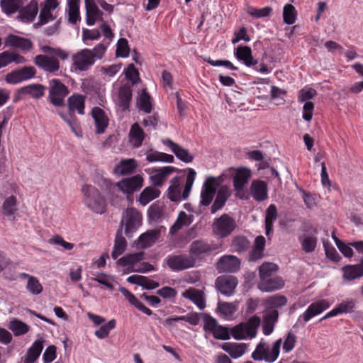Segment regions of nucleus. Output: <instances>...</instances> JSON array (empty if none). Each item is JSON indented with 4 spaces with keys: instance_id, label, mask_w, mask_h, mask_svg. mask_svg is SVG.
Here are the masks:
<instances>
[{
    "instance_id": "1",
    "label": "nucleus",
    "mask_w": 363,
    "mask_h": 363,
    "mask_svg": "<svg viewBox=\"0 0 363 363\" xmlns=\"http://www.w3.org/2000/svg\"><path fill=\"white\" fill-rule=\"evenodd\" d=\"M106 50V47L102 43H99L93 49H82L72 55V65L75 70L86 71L94 65L96 60L104 57Z\"/></svg>"
},
{
    "instance_id": "2",
    "label": "nucleus",
    "mask_w": 363,
    "mask_h": 363,
    "mask_svg": "<svg viewBox=\"0 0 363 363\" xmlns=\"http://www.w3.org/2000/svg\"><path fill=\"white\" fill-rule=\"evenodd\" d=\"M282 339L274 341L270 347L266 342L261 340L252 353V358L255 361H264L267 363L274 362L279 357Z\"/></svg>"
},
{
    "instance_id": "3",
    "label": "nucleus",
    "mask_w": 363,
    "mask_h": 363,
    "mask_svg": "<svg viewBox=\"0 0 363 363\" xmlns=\"http://www.w3.org/2000/svg\"><path fill=\"white\" fill-rule=\"evenodd\" d=\"M261 319L257 315L250 317L247 321L242 322L230 329L231 335L235 340H252L257 333Z\"/></svg>"
},
{
    "instance_id": "4",
    "label": "nucleus",
    "mask_w": 363,
    "mask_h": 363,
    "mask_svg": "<svg viewBox=\"0 0 363 363\" xmlns=\"http://www.w3.org/2000/svg\"><path fill=\"white\" fill-rule=\"evenodd\" d=\"M82 191L84 194V202L89 209L100 214L106 211V201L95 186L84 184L82 186Z\"/></svg>"
},
{
    "instance_id": "5",
    "label": "nucleus",
    "mask_w": 363,
    "mask_h": 363,
    "mask_svg": "<svg viewBox=\"0 0 363 363\" xmlns=\"http://www.w3.org/2000/svg\"><path fill=\"white\" fill-rule=\"evenodd\" d=\"M144 179L140 174H136L130 177L123 178L118 182L113 184L110 180H105L108 190L113 191L117 187L123 194H126L128 198L138 191L143 186Z\"/></svg>"
},
{
    "instance_id": "6",
    "label": "nucleus",
    "mask_w": 363,
    "mask_h": 363,
    "mask_svg": "<svg viewBox=\"0 0 363 363\" xmlns=\"http://www.w3.org/2000/svg\"><path fill=\"white\" fill-rule=\"evenodd\" d=\"M236 227L237 223L235 218L227 213H223L220 217L215 218L211 225L213 235L220 239L230 235Z\"/></svg>"
},
{
    "instance_id": "7",
    "label": "nucleus",
    "mask_w": 363,
    "mask_h": 363,
    "mask_svg": "<svg viewBox=\"0 0 363 363\" xmlns=\"http://www.w3.org/2000/svg\"><path fill=\"white\" fill-rule=\"evenodd\" d=\"M144 253L143 252L128 254L118 260V263L123 266L127 267V272H147L154 270V267L148 262H143L140 266L137 267L136 263L143 259Z\"/></svg>"
},
{
    "instance_id": "8",
    "label": "nucleus",
    "mask_w": 363,
    "mask_h": 363,
    "mask_svg": "<svg viewBox=\"0 0 363 363\" xmlns=\"http://www.w3.org/2000/svg\"><path fill=\"white\" fill-rule=\"evenodd\" d=\"M69 90L59 79L49 81L48 99L55 106H64L65 99L69 94Z\"/></svg>"
},
{
    "instance_id": "9",
    "label": "nucleus",
    "mask_w": 363,
    "mask_h": 363,
    "mask_svg": "<svg viewBox=\"0 0 363 363\" xmlns=\"http://www.w3.org/2000/svg\"><path fill=\"white\" fill-rule=\"evenodd\" d=\"M142 214L135 208H128L123 216L121 225L125 223V233L128 237L135 232L142 225Z\"/></svg>"
},
{
    "instance_id": "10",
    "label": "nucleus",
    "mask_w": 363,
    "mask_h": 363,
    "mask_svg": "<svg viewBox=\"0 0 363 363\" xmlns=\"http://www.w3.org/2000/svg\"><path fill=\"white\" fill-rule=\"evenodd\" d=\"M167 265L174 272L191 268L195 265V259L186 254L170 255L165 259Z\"/></svg>"
},
{
    "instance_id": "11",
    "label": "nucleus",
    "mask_w": 363,
    "mask_h": 363,
    "mask_svg": "<svg viewBox=\"0 0 363 363\" xmlns=\"http://www.w3.org/2000/svg\"><path fill=\"white\" fill-rule=\"evenodd\" d=\"M36 69L33 66H25L8 73L5 81L10 84H17L33 78L36 74Z\"/></svg>"
},
{
    "instance_id": "12",
    "label": "nucleus",
    "mask_w": 363,
    "mask_h": 363,
    "mask_svg": "<svg viewBox=\"0 0 363 363\" xmlns=\"http://www.w3.org/2000/svg\"><path fill=\"white\" fill-rule=\"evenodd\" d=\"M219 185L215 177H210L204 182L201 191L200 206H209L216 193V188Z\"/></svg>"
},
{
    "instance_id": "13",
    "label": "nucleus",
    "mask_w": 363,
    "mask_h": 363,
    "mask_svg": "<svg viewBox=\"0 0 363 363\" xmlns=\"http://www.w3.org/2000/svg\"><path fill=\"white\" fill-rule=\"evenodd\" d=\"M86 96L79 94H73L68 97L67 105L68 108V117H76L75 113L79 115L85 113Z\"/></svg>"
},
{
    "instance_id": "14",
    "label": "nucleus",
    "mask_w": 363,
    "mask_h": 363,
    "mask_svg": "<svg viewBox=\"0 0 363 363\" xmlns=\"http://www.w3.org/2000/svg\"><path fill=\"white\" fill-rule=\"evenodd\" d=\"M35 65L45 72L55 73L60 69L57 57L47 55H38L34 57Z\"/></svg>"
},
{
    "instance_id": "15",
    "label": "nucleus",
    "mask_w": 363,
    "mask_h": 363,
    "mask_svg": "<svg viewBox=\"0 0 363 363\" xmlns=\"http://www.w3.org/2000/svg\"><path fill=\"white\" fill-rule=\"evenodd\" d=\"M238 279L232 275H222L219 276L216 279V287L222 294L225 296H230L234 293V291L238 285Z\"/></svg>"
},
{
    "instance_id": "16",
    "label": "nucleus",
    "mask_w": 363,
    "mask_h": 363,
    "mask_svg": "<svg viewBox=\"0 0 363 363\" xmlns=\"http://www.w3.org/2000/svg\"><path fill=\"white\" fill-rule=\"evenodd\" d=\"M240 259L234 255L221 257L216 264L219 272L235 273L240 268Z\"/></svg>"
},
{
    "instance_id": "17",
    "label": "nucleus",
    "mask_w": 363,
    "mask_h": 363,
    "mask_svg": "<svg viewBox=\"0 0 363 363\" xmlns=\"http://www.w3.org/2000/svg\"><path fill=\"white\" fill-rule=\"evenodd\" d=\"M357 307V301L353 298H347L343 300L340 303L337 305L333 310L327 313L320 321L328 319L331 317L336 316L342 313H351L355 311Z\"/></svg>"
},
{
    "instance_id": "18",
    "label": "nucleus",
    "mask_w": 363,
    "mask_h": 363,
    "mask_svg": "<svg viewBox=\"0 0 363 363\" xmlns=\"http://www.w3.org/2000/svg\"><path fill=\"white\" fill-rule=\"evenodd\" d=\"M38 12V4L36 0H31L25 6L23 5L18 11V19L26 23L34 21Z\"/></svg>"
},
{
    "instance_id": "19",
    "label": "nucleus",
    "mask_w": 363,
    "mask_h": 363,
    "mask_svg": "<svg viewBox=\"0 0 363 363\" xmlns=\"http://www.w3.org/2000/svg\"><path fill=\"white\" fill-rule=\"evenodd\" d=\"M234 55L238 61L242 62L248 67L258 64L257 60L254 58L252 49L249 46L238 45L234 50Z\"/></svg>"
},
{
    "instance_id": "20",
    "label": "nucleus",
    "mask_w": 363,
    "mask_h": 363,
    "mask_svg": "<svg viewBox=\"0 0 363 363\" xmlns=\"http://www.w3.org/2000/svg\"><path fill=\"white\" fill-rule=\"evenodd\" d=\"M330 307L329 302L325 299H320L312 303L306 311L301 315L305 323L309 321L312 318L322 313Z\"/></svg>"
},
{
    "instance_id": "21",
    "label": "nucleus",
    "mask_w": 363,
    "mask_h": 363,
    "mask_svg": "<svg viewBox=\"0 0 363 363\" xmlns=\"http://www.w3.org/2000/svg\"><path fill=\"white\" fill-rule=\"evenodd\" d=\"M91 113L94 120L96 133L97 134L104 133L108 125L109 121L105 111L102 108L95 106L91 109Z\"/></svg>"
},
{
    "instance_id": "22",
    "label": "nucleus",
    "mask_w": 363,
    "mask_h": 363,
    "mask_svg": "<svg viewBox=\"0 0 363 363\" xmlns=\"http://www.w3.org/2000/svg\"><path fill=\"white\" fill-rule=\"evenodd\" d=\"M162 143L164 145L169 147L172 152L181 161L186 163H189L193 161L194 156L189 153V150L174 143L172 140L166 139L164 140Z\"/></svg>"
},
{
    "instance_id": "23",
    "label": "nucleus",
    "mask_w": 363,
    "mask_h": 363,
    "mask_svg": "<svg viewBox=\"0 0 363 363\" xmlns=\"http://www.w3.org/2000/svg\"><path fill=\"white\" fill-rule=\"evenodd\" d=\"M284 286V281L282 277L279 276L270 277L267 279L264 278L263 281H259L258 283V289L264 292H272L279 290Z\"/></svg>"
},
{
    "instance_id": "24",
    "label": "nucleus",
    "mask_w": 363,
    "mask_h": 363,
    "mask_svg": "<svg viewBox=\"0 0 363 363\" xmlns=\"http://www.w3.org/2000/svg\"><path fill=\"white\" fill-rule=\"evenodd\" d=\"M138 167V163L134 159H123L115 165L113 173L118 176L132 174Z\"/></svg>"
},
{
    "instance_id": "25",
    "label": "nucleus",
    "mask_w": 363,
    "mask_h": 363,
    "mask_svg": "<svg viewBox=\"0 0 363 363\" xmlns=\"http://www.w3.org/2000/svg\"><path fill=\"white\" fill-rule=\"evenodd\" d=\"M86 23L88 26H93L96 21H103V12L94 3L86 1Z\"/></svg>"
},
{
    "instance_id": "26",
    "label": "nucleus",
    "mask_w": 363,
    "mask_h": 363,
    "mask_svg": "<svg viewBox=\"0 0 363 363\" xmlns=\"http://www.w3.org/2000/svg\"><path fill=\"white\" fill-rule=\"evenodd\" d=\"M182 296L192 301L199 309L206 306L204 294L202 291L191 287L182 293Z\"/></svg>"
},
{
    "instance_id": "27",
    "label": "nucleus",
    "mask_w": 363,
    "mask_h": 363,
    "mask_svg": "<svg viewBox=\"0 0 363 363\" xmlns=\"http://www.w3.org/2000/svg\"><path fill=\"white\" fill-rule=\"evenodd\" d=\"M46 87L41 84H31L18 89L19 95H30L34 99H40L45 95Z\"/></svg>"
},
{
    "instance_id": "28",
    "label": "nucleus",
    "mask_w": 363,
    "mask_h": 363,
    "mask_svg": "<svg viewBox=\"0 0 363 363\" xmlns=\"http://www.w3.org/2000/svg\"><path fill=\"white\" fill-rule=\"evenodd\" d=\"M278 318L279 313L277 310H267L262 324V332L265 335H269L273 333Z\"/></svg>"
},
{
    "instance_id": "29",
    "label": "nucleus",
    "mask_w": 363,
    "mask_h": 363,
    "mask_svg": "<svg viewBox=\"0 0 363 363\" xmlns=\"http://www.w3.org/2000/svg\"><path fill=\"white\" fill-rule=\"evenodd\" d=\"M251 194L255 200L263 201L268 198L267 184L264 181H253L251 185Z\"/></svg>"
},
{
    "instance_id": "30",
    "label": "nucleus",
    "mask_w": 363,
    "mask_h": 363,
    "mask_svg": "<svg viewBox=\"0 0 363 363\" xmlns=\"http://www.w3.org/2000/svg\"><path fill=\"white\" fill-rule=\"evenodd\" d=\"M251 177V171L246 167L237 169L233 177V186L238 191L242 190Z\"/></svg>"
},
{
    "instance_id": "31",
    "label": "nucleus",
    "mask_w": 363,
    "mask_h": 363,
    "mask_svg": "<svg viewBox=\"0 0 363 363\" xmlns=\"http://www.w3.org/2000/svg\"><path fill=\"white\" fill-rule=\"evenodd\" d=\"M221 348L231 357L237 359L245 354L247 345L245 343L225 342L222 345Z\"/></svg>"
},
{
    "instance_id": "32",
    "label": "nucleus",
    "mask_w": 363,
    "mask_h": 363,
    "mask_svg": "<svg viewBox=\"0 0 363 363\" xmlns=\"http://www.w3.org/2000/svg\"><path fill=\"white\" fill-rule=\"evenodd\" d=\"M193 215H188L184 211H180L177 220L169 229V233L172 235H175L184 226L189 225L193 222Z\"/></svg>"
},
{
    "instance_id": "33",
    "label": "nucleus",
    "mask_w": 363,
    "mask_h": 363,
    "mask_svg": "<svg viewBox=\"0 0 363 363\" xmlns=\"http://www.w3.org/2000/svg\"><path fill=\"white\" fill-rule=\"evenodd\" d=\"M127 246L125 238L123 236L122 225L118 229L115 238L113 250L111 252V257L113 259L118 258L119 255L123 253Z\"/></svg>"
},
{
    "instance_id": "34",
    "label": "nucleus",
    "mask_w": 363,
    "mask_h": 363,
    "mask_svg": "<svg viewBox=\"0 0 363 363\" xmlns=\"http://www.w3.org/2000/svg\"><path fill=\"white\" fill-rule=\"evenodd\" d=\"M155 174L150 177L152 183L155 186H160L167 177L177 171V168L171 166L164 167L154 169Z\"/></svg>"
},
{
    "instance_id": "35",
    "label": "nucleus",
    "mask_w": 363,
    "mask_h": 363,
    "mask_svg": "<svg viewBox=\"0 0 363 363\" xmlns=\"http://www.w3.org/2000/svg\"><path fill=\"white\" fill-rule=\"evenodd\" d=\"M26 62V59L14 52L4 51L0 53V69L6 67L11 62L22 64Z\"/></svg>"
},
{
    "instance_id": "36",
    "label": "nucleus",
    "mask_w": 363,
    "mask_h": 363,
    "mask_svg": "<svg viewBox=\"0 0 363 363\" xmlns=\"http://www.w3.org/2000/svg\"><path fill=\"white\" fill-rule=\"evenodd\" d=\"M278 217V211L277 206L274 204H270L266 210V214L264 218L265 224V234L267 236L273 231L274 222Z\"/></svg>"
},
{
    "instance_id": "37",
    "label": "nucleus",
    "mask_w": 363,
    "mask_h": 363,
    "mask_svg": "<svg viewBox=\"0 0 363 363\" xmlns=\"http://www.w3.org/2000/svg\"><path fill=\"white\" fill-rule=\"evenodd\" d=\"M213 250L211 245L203 240H195L190 245L191 256L199 257L201 255L208 254Z\"/></svg>"
},
{
    "instance_id": "38",
    "label": "nucleus",
    "mask_w": 363,
    "mask_h": 363,
    "mask_svg": "<svg viewBox=\"0 0 363 363\" xmlns=\"http://www.w3.org/2000/svg\"><path fill=\"white\" fill-rule=\"evenodd\" d=\"M342 271L343 279L349 281L363 277V270L359 264L345 265L342 268Z\"/></svg>"
},
{
    "instance_id": "39",
    "label": "nucleus",
    "mask_w": 363,
    "mask_h": 363,
    "mask_svg": "<svg viewBox=\"0 0 363 363\" xmlns=\"http://www.w3.org/2000/svg\"><path fill=\"white\" fill-rule=\"evenodd\" d=\"M127 281L130 284H138L148 290L159 286L158 282L140 275H131L128 277Z\"/></svg>"
},
{
    "instance_id": "40",
    "label": "nucleus",
    "mask_w": 363,
    "mask_h": 363,
    "mask_svg": "<svg viewBox=\"0 0 363 363\" xmlns=\"http://www.w3.org/2000/svg\"><path fill=\"white\" fill-rule=\"evenodd\" d=\"M230 194L227 188H220L216 194V199L211 207V213L214 214L225 204Z\"/></svg>"
},
{
    "instance_id": "41",
    "label": "nucleus",
    "mask_w": 363,
    "mask_h": 363,
    "mask_svg": "<svg viewBox=\"0 0 363 363\" xmlns=\"http://www.w3.org/2000/svg\"><path fill=\"white\" fill-rule=\"evenodd\" d=\"M130 140L133 145L135 147H139L145 139V133L140 127L138 123H135L131 125L129 132Z\"/></svg>"
},
{
    "instance_id": "42",
    "label": "nucleus",
    "mask_w": 363,
    "mask_h": 363,
    "mask_svg": "<svg viewBox=\"0 0 363 363\" xmlns=\"http://www.w3.org/2000/svg\"><path fill=\"white\" fill-rule=\"evenodd\" d=\"M250 246V242L248 239L243 235L235 236L230 245L232 251L235 252L238 254L243 253L247 251Z\"/></svg>"
},
{
    "instance_id": "43",
    "label": "nucleus",
    "mask_w": 363,
    "mask_h": 363,
    "mask_svg": "<svg viewBox=\"0 0 363 363\" xmlns=\"http://www.w3.org/2000/svg\"><path fill=\"white\" fill-rule=\"evenodd\" d=\"M121 293L125 297V298L133 305L139 311H142L147 315H151L152 311L146 307L140 301H139L130 291L125 288L121 289Z\"/></svg>"
},
{
    "instance_id": "44",
    "label": "nucleus",
    "mask_w": 363,
    "mask_h": 363,
    "mask_svg": "<svg viewBox=\"0 0 363 363\" xmlns=\"http://www.w3.org/2000/svg\"><path fill=\"white\" fill-rule=\"evenodd\" d=\"M25 0H1L0 6L2 11L6 15H11L18 12L24 4Z\"/></svg>"
},
{
    "instance_id": "45",
    "label": "nucleus",
    "mask_w": 363,
    "mask_h": 363,
    "mask_svg": "<svg viewBox=\"0 0 363 363\" xmlns=\"http://www.w3.org/2000/svg\"><path fill=\"white\" fill-rule=\"evenodd\" d=\"M43 343L44 340L41 338L32 344L27 352L26 363H33L39 357L43 349Z\"/></svg>"
},
{
    "instance_id": "46",
    "label": "nucleus",
    "mask_w": 363,
    "mask_h": 363,
    "mask_svg": "<svg viewBox=\"0 0 363 363\" xmlns=\"http://www.w3.org/2000/svg\"><path fill=\"white\" fill-rule=\"evenodd\" d=\"M160 233L150 230L140 235L138 238V245L143 249L152 246L158 239Z\"/></svg>"
},
{
    "instance_id": "47",
    "label": "nucleus",
    "mask_w": 363,
    "mask_h": 363,
    "mask_svg": "<svg viewBox=\"0 0 363 363\" xmlns=\"http://www.w3.org/2000/svg\"><path fill=\"white\" fill-rule=\"evenodd\" d=\"M118 99L120 106L123 109L128 108L132 99V89L130 86L125 84L120 87L118 90Z\"/></svg>"
},
{
    "instance_id": "48",
    "label": "nucleus",
    "mask_w": 363,
    "mask_h": 363,
    "mask_svg": "<svg viewBox=\"0 0 363 363\" xmlns=\"http://www.w3.org/2000/svg\"><path fill=\"white\" fill-rule=\"evenodd\" d=\"M17 199L14 196L7 197L2 204V213L7 217L13 216L17 211Z\"/></svg>"
},
{
    "instance_id": "49",
    "label": "nucleus",
    "mask_w": 363,
    "mask_h": 363,
    "mask_svg": "<svg viewBox=\"0 0 363 363\" xmlns=\"http://www.w3.org/2000/svg\"><path fill=\"white\" fill-rule=\"evenodd\" d=\"M160 191L152 186L146 187L140 193L138 201L143 206L147 205L153 199L159 196Z\"/></svg>"
},
{
    "instance_id": "50",
    "label": "nucleus",
    "mask_w": 363,
    "mask_h": 363,
    "mask_svg": "<svg viewBox=\"0 0 363 363\" xmlns=\"http://www.w3.org/2000/svg\"><path fill=\"white\" fill-rule=\"evenodd\" d=\"M278 269L279 267L276 264L271 262L263 263L259 267L260 281H263L264 278L267 279L270 277H274L273 274L277 272Z\"/></svg>"
},
{
    "instance_id": "51",
    "label": "nucleus",
    "mask_w": 363,
    "mask_h": 363,
    "mask_svg": "<svg viewBox=\"0 0 363 363\" xmlns=\"http://www.w3.org/2000/svg\"><path fill=\"white\" fill-rule=\"evenodd\" d=\"M146 160L149 162H164L172 163L174 160V158L172 155H169L158 151H152L147 154Z\"/></svg>"
},
{
    "instance_id": "52",
    "label": "nucleus",
    "mask_w": 363,
    "mask_h": 363,
    "mask_svg": "<svg viewBox=\"0 0 363 363\" xmlns=\"http://www.w3.org/2000/svg\"><path fill=\"white\" fill-rule=\"evenodd\" d=\"M298 240L305 252L311 253L315 250L317 245V238L315 235L300 236Z\"/></svg>"
},
{
    "instance_id": "53",
    "label": "nucleus",
    "mask_w": 363,
    "mask_h": 363,
    "mask_svg": "<svg viewBox=\"0 0 363 363\" xmlns=\"http://www.w3.org/2000/svg\"><path fill=\"white\" fill-rule=\"evenodd\" d=\"M265 303L268 310H270L269 308L275 310L274 308H281L285 306L287 303V298L284 295L275 294L268 297L266 299Z\"/></svg>"
},
{
    "instance_id": "54",
    "label": "nucleus",
    "mask_w": 363,
    "mask_h": 363,
    "mask_svg": "<svg viewBox=\"0 0 363 363\" xmlns=\"http://www.w3.org/2000/svg\"><path fill=\"white\" fill-rule=\"evenodd\" d=\"M180 320L187 322L192 325H196L199 324V320H200L199 314L195 313L189 314L187 315H182V316H177V317H174V318H168L166 319L165 322L167 324L171 325L173 322H178Z\"/></svg>"
},
{
    "instance_id": "55",
    "label": "nucleus",
    "mask_w": 363,
    "mask_h": 363,
    "mask_svg": "<svg viewBox=\"0 0 363 363\" xmlns=\"http://www.w3.org/2000/svg\"><path fill=\"white\" fill-rule=\"evenodd\" d=\"M69 22L72 24H76L79 20V0H69Z\"/></svg>"
},
{
    "instance_id": "56",
    "label": "nucleus",
    "mask_w": 363,
    "mask_h": 363,
    "mask_svg": "<svg viewBox=\"0 0 363 363\" xmlns=\"http://www.w3.org/2000/svg\"><path fill=\"white\" fill-rule=\"evenodd\" d=\"M138 105L140 110L145 113H150L152 111L151 98L145 89H143L138 100Z\"/></svg>"
},
{
    "instance_id": "57",
    "label": "nucleus",
    "mask_w": 363,
    "mask_h": 363,
    "mask_svg": "<svg viewBox=\"0 0 363 363\" xmlns=\"http://www.w3.org/2000/svg\"><path fill=\"white\" fill-rule=\"evenodd\" d=\"M284 22L288 25H292L296 19V11L295 7L290 4H286L283 9Z\"/></svg>"
},
{
    "instance_id": "58",
    "label": "nucleus",
    "mask_w": 363,
    "mask_h": 363,
    "mask_svg": "<svg viewBox=\"0 0 363 363\" xmlns=\"http://www.w3.org/2000/svg\"><path fill=\"white\" fill-rule=\"evenodd\" d=\"M179 186V179L175 177L171 180V185L168 189L169 199L172 201H177L181 198Z\"/></svg>"
},
{
    "instance_id": "59",
    "label": "nucleus",
    "mask_w": 363,
    "mask_h": 363,
    "mask_svg": "<svg viewBox=\"0 0 363 363\" xmlns=\"http://www.w3.org/2000/svg\"><path fill=\"white\" fill-rule=\"evenodd\" d=\"M116 326V320L111 319L107 323L102 325L99 330L95 331L94 334L98 338L104 339L108 336L110 331L114 329Z\"/></svg>"
},
{
    "instance_id": "60",
    "label": "nucleus",
    "mask_w": 363,
    "mask_h": 363,
    "mask_svg": "<svg viewBox=\"0 0 363 363\" xmlns=\"http://www.w3.org/2000/svg\"><path fill=\"white\" fill-rule=\"evenodd\" d=\"M196 172L194 169L189 168L188 174L186 176V183L184 186V189L182 192V197L183 199H186L190 194V191L191 190L194 182L195 180L196 177Z\"/></svg>"
},
{
    "instance_id": "61",
    "label": "nucleus",
    "mask_w": 363,
    "mask_h": 363,
    "mask_svg": "<svg viewBox=\"0 0 363 363\" xmlns=\"http://www.w3.org/2000/svg\"><path fill=\"white\" fill-rule=\"evenodd\" d=\"M9 328L13 332L16 336L24 335L29 330V326L18 320L11 321L10 323Z\"/></svg>"
},
{
    "instance_id": "62",
    "label": "nucleus",
    "mask_w": 363,
    "mask_h": 363,
    "mask_svg": "<svg viewBox=\"0 0 363 363\" xmlns=\"http://www.w3.org/2000/svg\"><path fill=\"white\" fill-rule=\"evenodd\" d=\"M26 288L30 294L35 296L39 295L43 290L42 284L35 277H33L30 280H28Z\"/></svg>"
},
{
    "instance_id": "63",
    "label": "nucleus",
    "mask_w": 363,
    "mask_h": 363,
    "mask_svg": "<svg viewBox=\"0 0 363 363\" xmlns=\"http://www.w3.org/2000/svg\"><path fill=\"white\" fill-rule=\"evenodd\" d=\"M40 50L44 53L48 54L55 57H59L62 60H66L68 57V53L61 48H54L49 45H43Z\"/></svg>"
},
{
    "instance_id": "64",
    "label": "nucleus",
    "mask_w": 363,
    "mask_h": 363,
    "mask_svg": "<svg viewBox=\"0 0 363 363\" xmlns=\"http://www.w3.org/2000/svg\"><path fill=\"white\" fill-rule=\"evenodd\" d=\"M272 9L268 6L262 9H257L253 6H249L247 9V13L254 18H259L269 16L272 12Z\"/></svg>"
}]
</instances>
